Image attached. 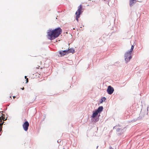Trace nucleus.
I'll list each match as a JSON object with an SVG mask.
<instances>
[{
    "label": "nucleus",
    "mask_w": 149,
    "mask_h": 149,
    "mask_svg": "<svg viewBox=\"0 0 149 149\" xmlns=\"http://www.w3.org/2000/svg\"><path fill=\"white\" fill-rule=\"evenodd\" d=\"M62 30L60 27L57 28L54 30H49L47 32L48 38L51 40L57 38L62 32Z\"/></svg>",
    "instance_id": "f257e3e1"
},
{
    "label": "nucleus",
    "mask_w": 149,
    "mask_h": 149,
    "mask_svg": "<svg viewBox=\"0 0 149 149\" xmlns=\"http://www.w3.org/2000/svg\"><path fill=\"white\" fill-rule=\"evenodd\" d=\"M134 48L133 45H132L131 48L129 51L126 52L124 55L125 59L126 62H129L132 57L131 55L132 52L133 51Z\"/></svg>",
    "instance_id": "f03ea898"
},
{
    "label": "nucleus",
    "mask_w": 149,
    "mask_h": 149,
    "mask_svg": "<svg viewBox=\"0 0 149 149\" xmlns=\"http://www.w3.org/2000/svg\"><path fill=\"white\" fill-rule=\"evenodd\" d=\"M82 12V6L81 5H80L78 7V10L75 13L76 15V19L77 22H78V19L80 17V15Z\"/></svg>",
    "instance_id": "7ed1b4c3"
},
{
    "label": "nucleus",
    "mask_w": 149,
    "mask_h": 149,
    "mask_svg": "<svg viewBox=\"0 0 149 149\" xmlns=\"http://www.w3.org/2000/svg\"><path fill=\"white\" fill-rule=\"evenodd\" d=\"M113 129H116L117 132L118 134L121 135L126 131V129L125 127L123 128L121 126H115Z\"/></svg>",
    "instance_id": "20e7f679"
},
{
    "label": "nucleus",
    "mask_w": 149,
    "mask_h": 149,
    "mask_svg": "<svg viewBox=\"0 0 149 149\" xmlns=\"http://www.w3.org/2000/svg\"><path fill=\"white\" fill-rule=\"evenodd\" d=\"M29 126V123L27 121H25L23 125V127L25 131L28 130Z\"/></svg>",
    "instance_id": "39448f33"
},
{
    "label": "nucleus",
    "mask_w": 149,
    "mask_h": 149,
    "mask_svg": "<svg viewBox=\"0 0 149 149\" xmlns=\"http://www.w3.org/2000/svg\"><path fill=\"white\" fill-rule=\"evenodd\" d=\"M114 91V89L111 86H108L107 91L109 94H111Z\"/></svg>",
    "instance_id": "423d86ee"
},
{
    "label": "nucleus",
    "mask_w": 149,
    "mask_h": 149,
    "mask_svg": "<svg viewBox=\"0 0 149 149\" xmlns=\"http://www.w3.org/2000/svg\"><path fill=\"white\" fill-rule=\"evenodd\" d=\"M66 50L60 51L59 52L58 55V56L61 57L63 56L64 55L68 54Z\"/></svg>",
    "instance_id": "0eeeda50"
},
{
    "label": "nucleus",
    "mask_w": 149,
    "mask_h": 149,
    "mask_svg": "<svg viewBox=\"0 0 149 149\" xmlns=\"http://www.w3.org/2000/svg\"><path fill=\"white\" fill-rule=\"evenodd\" d=\"M66 51L68 54L70 53L73 54L74 52V50L73 49L70 48L68 50H66Z\"/></svg>",
    "instance_id": "6e6552de"
},
{
    "label": "nucleus",
    "mask_w": 149,
    "mask_h": 149,
    "mask_svg": "<svg viewBox=\"0 0 149 149\" xmlns=\"http://www.w3.org/2000/svg\"><path fill=\"white\" fill-rule=\"evenodd\" d=\"M99 113L97 112V111L96 110L95 111L93 112V114L92 117L93 118H95L98 114Z\"/></svg>",
    "instance_id": "1a4fd4ad"
},
{
    "label": "nucleus",
    "mask_w": 149,
    "mask_h": 149,
    "mask_svg": "<svg viewBox=\"0 0 149 149\" xmlns=\"http://www.w3.org/2000/svg\"><path fill=\"white\" fill-rule=\"evenodd\" d=\"M136 2V0H130V6H133Z\"/></svg>",
    "instance_id": "9d476101"
},
{
    "label": "nucleus",
    "mask_w": 149,
    "mask_h": 149,
    "mask_svg": "<svg viewBox=\"0 0 149 149\" xmlns=\"http://www.w3.org/2000/svg\"><path fill=\"white\" fill-rule=\"evenodd\" d=\"M103 109V107L102 106H100L98 107V109L96 110L99 113L100 112L102 111Z\"/></svg>",
    "instance_id": "9b49d317"
},
{
    "label": "nucleus",
    "mask_w": 149,
    "mask_h": 149,
    "mask_svg": "<svg viewBox=\"0 0 149 149\" xmlns=\"http://www.w3.org/2000/svg\"><path fill=\"white\" fill-rule=\"evenodd\" d=\"M106 99V98L105 97L102 98L100 99V103H102L104 101H105Z\"/></svg>",
    "instance_id": "f8f14e48"
},
{
    "label": "nucleus",
    "mask_w": 149,
    "mask_h": 149,
    "mask_svg": "<svg viewBox=\"0 0 149 149\" xmlns=\"http://www.w3.org/2000/svg\"><path fill=\"white\" fill-rule=\"evenodd\" d=\"M99 120V116H98V117L94 119V120H93L95 122H96L98 121Z\"/></svg>",
    "instance_id": "ddd939ff"
},
{
    "label": "nucleus",
    "mask_w": 149,
    "mask_h": 149,
    "mask_svg": "<svg viewBox=\"0 0 149 149\" xmlns=\"http://www.w3.org/2000/svg\"><path fill=\"white\" fill-rule=\"evenodd\" d=\"M6 119H5V118L4 117H3L2 116L0 117V120H5Z\"/></svg>",
    "instance_id": "4468645a"
},
{
    "label": "nucleus",
    "mask_w": 149,
    "mask_h": 149,
    "mask_svg": "<svg viewBox=\"0 0 149 149\" xmlns=\"http://www.w3.org/2000/svg\"><path fill=\"white\" fill-rule=\"evenodd\" d=\"M3 125V123L0 124V132H1L2 130V126Z\"/></svg>",
    "instance_id": "2eb2a0df"
},
{
    "label": "nucleus",
    "mask_w": 149,
    "mask_h": 149,
    "mask_svg": "<svg viewBox=\"0 0 149 149\" xmlns=\"http://www.w3.org/2000/svg\"><path fill=\"white\" fill-rule=\"evenodd\" d=\"M26 83H27L28 82L29 80H28V78H26Z\"/></svg>",
    "instance_id": "dca6fc26"
},
{
    "label": "nucleus",
    "mask_w": 149,
    "mask_h": 149,
    "mask_svg": "<svg viewBox=\"0 0 149 149\" xmlns=\"http://www.w3.org/2000/svg\"><path fill=\"white\" fill-rule=\"evenodd\" d=\"M40 67V66H38V67H36V68L37 69H39V68Z\"/></svg>",
    "instance_id": "f3484780"
},
{
    "label": "nucleus",
    "mask_w": 149,
    "mask_h": 149,
    "mask_svg": "<svg viewBox=\"0 0 149 149\" xmlns=\"http://www.w3.org/2000/svg\"><path fill=\"white\" fill-rule=\"evenodd\" d=\"M109 148L110 149H113L112 147L111 146H110V147H109Z\"/></svg>",
    "instance_id": "a211bd4d"
},
{
    "label": "nucleus",
    "mask_w": 149,
    "mask_h": 149,
    "mask_svg": "<svg viewBox=\"0 0 149 149\" xmlns=\"http://www.w3.org/2000/svg\"><path fill=\"white\" fill-rule=\"evenodd\" d=\"M25 79H26V78H27V77H26V76H25Z\"/></svg>",
    "instance_id": "6ab92c4d"
},
{
    "label": "nucleus",
    "mask_w": 149,
    "mask_h": 149,
    "mask_svg": "<svg viewBox=\"0 0 149 149\" xmlns=\"http://www.w3.org/2000/svg\"><path fill=\"white\" fill-rule=\"evenodd\" d=\"M24 87H23L22 88V90H24Z\"/></svg>",
    "instance_id": "aec40b11"
},
{
    "label": "nucleus",
    "mask_w": 149,
    "mask_h": 149,
    "mask_svg": "<svg viewBox=\"0 0 149 149\" xmlns=\"http://www.w3.org/2000/svg\"><path fill=\"white\" fill-rule=\"evenodd\" d=\"M15 96H13V98L14 99L15 98Z\"/></svg>",
    "instance_id": "412c9836"
},
{
    "label": "nucleus",
    "mask_w": 149,
    "mask_h": 149,
    "mask_svg": "<svg viewBox=\"0 0 149 149\" xmlns=\"http://www.w3.org/2000/svg\"><path fill=\"white\" fill-rule=\"evenodd\" d=\"M98 146H97V148H98Z\"/></svg>",
    "instance_id": "4be33fe9"
},
{
    "label": "nucleus",
    "mask_w": 149,
    "mask_h": 149,
    "mask_svg": "<svg viewBox=\"0 0 149 149\" xmlns=\"http://www.w3.org/2000/svg\"><path fill=\"white\" fill-rule=\"evenodd\" d=\"M73 29H74H74H75V28H73Z\"/></svg>",
    "instance_id": "5701e85b"
},
{
    "label": "nucleus",
    "mask_w": 149,
    "mask_h": 149,
    "mask_svg": "<svg viewBox=\"0 0 149 149\" xmlns=\"http://www.w3.org/2000/svg\"><path fill=\"white\" fill-rule=\"evenodd\" d=\"M42 68L41 67L40 68V69H41Z\"/></svg>",
    "instance_id": "b1692460"
}]
</instances>
